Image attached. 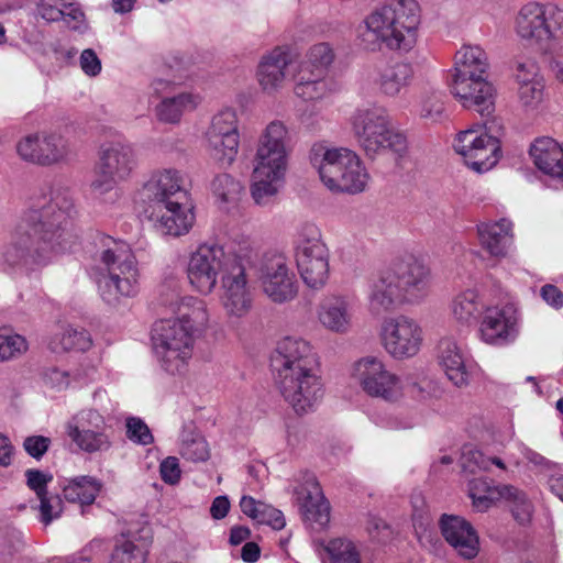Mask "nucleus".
I'll return each mask as SVG.
<instances>
[{"label": "nucleus", "mask_w": 563, "mask_h": 563, "mask_svg": "<svg viewBox=\"0 0 563 563\" xmlns=\"http://www.w3.org/2000/svg\"><path fill=\"white\" fill-rule=\"evenodd\" d=\"M419 24L416 0H389L365 18L357 37L367 51H379L385 45L393 51L409 52L417 43Z\"/></svg>", "instance_id": "nucleus-1"}, {"label": "nucleus", "mask_w": 563, "mask_h": 563, "mask_svg": "<svg viewBox=\"0 0 563 563\" xmlns=\"http://www.w3.org/2000/svg\"><path fill=\"white\" fill-rule=\"evenodd\" d=\"M488 69V57L481 46L463 45L455 53L451 92L464 108L483 118L495 111L496 90L487 80Z\"/></svg>", "instance_id": "nucleus-2"}, {"label": "nucleus", "mask_w": 563, "mask_h": 563, "mask_svg": "<svg viewBox=\"0 0 563 563\" xmlns=\"http://www.w3.org/2000/svg\"><path fill=\"white\" fill-rule=\"evenodd\" d=\"M309 159L318 169L324 186L331 191L354 195L365 190L369 175L353 151L314 144L310 150Z\"/></svg>", "instance_id": "nucleus-3"}, {"label": "nucleus", "mask_w": 563, "mask_h": 563, "mask_svg": "<svg viewBox=\"0 0 563 563\" xmlns=\"http://www.w3.org/2000/svg\"><path fill=\"white\" fill-rule=\"evenodd\" d=\"M352 128L360 146L368 157L391 152L401 157L408 148L406 135L395 129L388 110L382 106L357 109Z\"/></svg>", "instance_id": "nucleus-4"}, {"label": "nucleus", "mask_w": 563, "mask_h": 563, "mask_svg": "<svg viewBox=\"0 0 563 563\" xmlns=\"http://www.w3.org/2000/svg\"><path fill=\"white\" fill-rule=\"evenodd\" d=\"M73 199L67 191H54L48 203L41 207L37 217V265L40 252H59L77 241Z\"/></svg>", "instance_id": "nucleus-5"}, {"label": "nucleus", "mask_w": 563, "mask_h": 563, "mask_svg": "<svg viewBox=\"0 0 563 563\" xmlns=\"http://www.w3.org/2000/svg\"><path fill=\"white\" fill-rule=\"evenodd\" d=\"M97 251L93 255V275L98 282H136L140 277L137 261L131 245L107 234L95 239Z\"/></svg>", "instance_id": "nucleus-6"}, {"label": "nucleus", "mask_w": 563, "mask_h": 563, "mask_svg": "<svg viewBox=\"0 0 563 563\" xmlns=\"http://www.w3.org/2000/svg\"><path fill=\"white\" fill-rule=\"evenodd\" d=\"M231 282H292L295 273L287 256L269 250L261 256L250 246L240 247L235 253V264L230 271Z\"/></svg>", "instance_id": "nucleus-7"}, {"label": "nucleus", "mask_w": 563, "mask_h": 563, "mask_svg": "<svg viewBox=\"0 0 563 563\" xmlns=\"http://www.w3.org/2000/svg\"><path fill=\"white\" fill-rule=\"evenodd\" d=\"M495 122L485 121L483 125L461 131L453 147L464 163L475 172L483 173L493 168L501 156L500 141L495 134Z\"/></svg>", "instance_id": "nucleus-8"}, {"label": "nucleus", "mask_w": 563, "mask_h": 563, "mask_svg": "<svg viewBox=\"0 0 563 563\" xmlns=\"http://www.w3.org/2000/svg\"><path fill=\"white\" fill-rule=\"evenodd\" d=\"M192 323L189 319L162 320L153 329V341L166 371L181 372L192 354Z\"/></svg>", "instance_id": "nucleus-9"}, {"label": "nucleus", "mask_w": 563, "mask_h": 563, "mask_svg": "<svg viewBox=\"0 0 563 563\" xmlns=\"http://www.w3.org/2000/svg\"><path fill=\"white\" fill-rule=\"evenodd\" d=\"M350 375L369 397L395 401L402 396V384L386 364L373 356L354 362Z\"/></svg>", "instance_id": "nucleus-10"}, {"label": "nucleus", "mask_w": 563, "mask_h": 563, "mask_svg": "<svg viewBox=\"0 0 563 563\" xmlns=\"http://www.w3.org/2000/svg\"><path fill=\"white\" fill-rule=\"evenodd\" d=\"M135 164L134 151L130 145L111 143L101 146L91 188L98 194L111 191L119 183L128 179Z\"/></svg>", "instance_id": "nucleus-11"}, {"label": "nucleus", "mask_w": 563, "mask_h": 563, "mask_svg": "<svg viewBox=\"0 0 563 563\" xmlns=\"http://www.w3.org/2000/svg\"><path fill=\"white\" fill-rule=\"evenodd\" d=\"M279 390L296 412L310 411L323 394V385L318 374V367L279 372Z\"/></svg>", "instance_id": "nucleus-12"}, {"label": "nucleus", "mask_w": 563, "mask_h": 563, "mask_svg": "<svg viewBox=\"0 0 563 563\" xmlns=\"http://www.w3.org/2000/svg\"><path fill=\"white\" fill-rule=\"evenodd\" d=\"M296 261L302 282H324L328 277V249L317 225L301 227L296 241Z\"/></svg>", "instance_id": "nucleus-13"}, {"label": "nucleus", "mask_w": 563, "mask_h": 563, "mask_svg": "<svg viewBox=\"0 0 563 563\" xmlns=\"http://www.w3.org/2000/svg\"><path fill=\"white\" fill-rule=\"evenodd\" d=\"M235 264V253L232 256L225 254L224 247L216 242L199 244L189 256L187 275L189 282L202 280L231 282L230 271Z\"/></svg>", "instance_id": "nucleus-14"}, {"label": "nucleus", "mask_w": 563, "mask_h": 563, "mask_svg": "<svg viewBox=\"0 0 563 563\" xmlns=\"http://www.w3.org/2000/svg\"><path fill=\"white\" fill-rule=\"evenodd\" d=\"M380 338L385 350L393 357L404 360L419 353L423 343V331L416 320L398 316L384 321Z\"/></svg>", "instance_id": "nucleus-15"}, {"label": "nucleus", "mask_w": 563, "mask_h": 563, "mask_svg": "<svg viewBox=\"0 0 563 563\" xmlns=\"http://www.w3.org/2000/svg\"><path fill=\"white\" fill-rule=\"evenodd\" d=\"M210 155L222 166H230L235 161L240 134L238 117L234 110L224 109L217 113L207 131Z\"/></svg>", "instance_id": "nucleus-16"}, {"label": "nucleus", "mask_w": 563, "mask_h": 563, "mask_svg": "<svg viewBox=\"0 0 563 563\" xmlns=\"http://www.w3.org/2000/svg\"><path fill=\"white\" fill-rule=\"evenodd\" d=\"M290 136L287 126L282 121H272L258 137L254 165L274 172H287L290 153Z\"/></svg>", "instance_id": "nucleus-17"}, {"label": "nucleus", "mask_w": 563, "mask_h": 563, "mask_svg": "<svg viewBox=\"0 0 563 563\" xmlns=\"http://www.w3.org/2000/svg\"><path fill=\"white\" fill-rule=\"evenodd\" d=\"M141 195L152 203V209L173 202V200L187 199L186 178L175 168H165L153 173L144 184Z\"/></svg>", "instance_id": "nucleus-18"}, {"label": "nucleus", "mask_w": 563, "mask_h": 563, "mask_svg": "<svg viewBox=\"0 0 563 563\" xmlns=\"http://www.w3.org/2000/svg\"><path fill=\"white\" fill-rule=\"evenodd\" d=\"M440 529L444 540L459 556L466 560L477 556L481 549L479 537L467 520L459 516L443 515Z\"/></svg>", "instance_id": "nucleus-19"}, {"label": "nucleus", "mask_w": 563, "mask_h": 563, "mask_svg": "<svg viewBox=\"0 0 563 563\" xmlns=\"http://www.w3.org/2000/svg\"><path fill=\"white\" fill-rule=\"evenodd\" d=\"M518 310L514 305L492 307L485 311L479 332L488 344H503L517 334Z\"/></svg>", "instance_id": "nucleus-20"}, {"label": "nucleus", "mask_w": 563, "mask_h": 563, "mask_svg": "<svg viewBox=\"0 0 563 563\" xmlns=\"http://www.w3.org/2000/svg\"><path fill=\"white\" fill-rule=\"evenodd\" d=\"M104 426L103 417L96 411L84 412L67 426V434L85 452H98L110 446L108 437L100 430Z\"/></svg>", "instance_id": "nucleus-21"}, {"label": "nucleus", "mask_w": 563, "mask_h": 563, "mask_svg": "<svg viewBox=\"0 0 563 563\" xmlns=\"http://www.w3.org/2000/svg\"><path fill=\"white\" fill-rule=\"evenodd\" d=\"M296 499L305 520L314 528L330 522L331 508L319 483L309 479L296 488Z\"/></svg>", "instance_id": "nucleus-22"}, {"label": "nucleus", "mask_w": 563, "mask_h": 563, "mask_svg": "<svg viewBox=\"0 0 563 563\" xmlns=\"http://www.w3.org/2000/svg\"><path fill=\"white\" fill-rule=\"evenodd\" d=\"M187 199L173 200L167 205L152 210L148 218L155 221L162 233L173 236L187 234L194 225L192 207L186 205Z\"/></svg>", "instance_id": "nucleus-23"}, {"label": "nucleus", "mask_w": 563, "mask_h": 563, "mask_svg": "<svg viewBox=\"0 0 563 563\" xmlns=\"http://www.w3.org/2000/svg\"><path fill=\"white\" fill-rule=\"evenodd\" d=\"M35 212L29 210L18 222L11 242L5 246L2 258L11 268L22 267L31 255L34 244Z\"/></svg>", "instance_id": "nucleus-24"}, {"label": "nucleus", "mask_w": 563, "mask_h": 563, "mask_svg": "<svg viewBox=\"0 0 563 563\" xmlns=\"http://www.w3.org/2000/svg\"><path fill=\"white\" fill-rule=\"evenodd\" d=\"M291 65L292 58L286 48H274L258 65L257 78L262 88L265 91H273L282 87Z\"/></svg>", "instance_id": "nucleus-25"}, {"label": "nucleus", "mask_w": 563, "mask_h": 563, "mask_svg": "<svg viewBox=\"0 0 563 563\" xmlns=\"http://www.w3.org/2000/svg\"><path fill=\"white\" fill-rule=\"evenodd\" d=\"M481 246L495 257L505 256L514 240V223L505 218L477 224Z\"/></svg>", "instance_id": "nucleus-26"}, {"label": "nucleus", "mask_w": 563, "mask_h": 563, "mask_svg": "<svg viewBox=\"0 0 563 563\" xmlns=\"http://www.w3.org/2000/svg\"><path fill=\"white\" fill-rule=\"evenodd\" d=\"M278 356L282 360L279 372L305 367H318L316 355L310 344L301 339L284 338L277 346Z\"/></svg>", "instance_id": "nucleus-27"}, {"label": "nucleus", "mask_w": 563, "mask_h": 563, "mask_svg": "<svg viewBox=\"0 0 563 563\" xmlns=\"http://www.w3.org/2000/svg\"><path fill=\"white\" fill-rule=\"evenodd\" d=\"M530 156L534 165L544 174L555 177L563 157V143L560 144L552 137L542 136L534 140L530 146Z\"/></svg>", "instance_id": "nucleus-28"}, {"label": "nucleus", "mask_w": 563, "mask_h": 563, "mask_svg": "<svg viewBox=\"0 0 563 563\" xmlns=\"http://www.w3.org/2000/svg\"><path fill=\"white\" fill-rule=\"evenodd\" d=\"M439 362L448 378L456 386H464L470 380L463 354L454 341L442 340L438 345Z\"/></svg>", "instance_id": "nucleus-29"}, {"label": "nucleus", "mask_w": 563, "mask_h": 563, "mask_svg": "<svg viewBox=\"0 0 563 563\" xmlns=\"http://www.w3.org/2000/svg\"><path fill=\"white\" fill-rule=\"evenodd\" d=\"M413 79V68L409 63L397 62L387 65L375 80L379 91L387 97H397Z\"/></svg>", "instance_id": "nucleus-30"}, {"label": "nucleus", "mask_w": 563, "mask_h": 563, "mask_svg": "<svg viewBox=\"0 0 563 563\" xmlns=\"http://www.w3.org/2000/svg\"><path fill=\"white\" fill-rule=\"evenodd\" d=\"M541 2L525 3L515 16L516 34L529 44L541 48Z\"/></svg>", "instance_id": "nucleus-31"}, {"label": "nucleus", "mask_w": 563, "mask_h": 563, "mask_svg": "<svg viewBox=\"0 0 563 563\" xmlns=\"http://www.w3.org/2000/svg\"><path fill=\"white\" fill-rule=\"evenodd\" d=\"M286 172H274L269 169L261 170L260 166L254 165L253 183L251 185V195L258 206H267L278 194L280 185L284 183Z\"/></svg>", "instance_id": "nucleus-32"}, {"label": "nucleus", "mask_w": 563, "mask_h": 563, "mask_svg": "<svg viewBox=\"0 0 563 563\" xmlns=\"http://www.w3.org/2000/svg\"><path fill=\"white\" fill-rule=\"evenodd\" d=\"M53 476L47 473L37 472V508L41 514L42 522L47 526L54 519H57L63 511V501L56 490L48 488Z\"/></svg>", "instance_id": "nucleus-33"}, {"label": "nucleus", "mask_w": 563, "mask_h": 563, "mask_svg": "<svg viewBox=\"0 0 563 563\" xmlns=\"http://www.w3.org/2000/svg\"><path fill=\"white\" fill-rule=\"evenodd\" d=\"M417 284H380L372 294V303L388 308L393 303L412 302L418 299Z\"/></svg>", "instance_id": "nucleus-34"}, {"label": "nucleus", "mask_w": 563, "mask_h": 563, "mask_svg": "<svg viewBox=\"0 0 563 563\" xmlns=\"http://www.w3.org/2000/svg\"><path fill=\"white\" fill-rule=\"evenodd\" d=\"M541 48L547 49L552 43L563 40V9L559 5L541 2Z\"/></svg>", "instance_id": "nucleus-35"}, {"label": "nucleus", "mask_w": 563, "mask_h": 563, "mask_svg": "<svg viewBox=\"0 0 563 563\" xmlns=\"http://www.w3.org/2000/svg\"><path fill=\"white\" fill-rule=\"evenodd\" d=\"M199 100L191 93H179L174 97H164L156 106L155 112L159 121L165 123L179 122L185 111L196 109Z\"/></svg>", "instance_id": "nucleus-36"}, {"label": "nucleus", "mask_w": 563, "mask_h": 563, "mask_svg": "<svg viewBox=\"0 0 563 563\" xmlns=\"http://www.w3.org/2000/svg\"><path fill=\"white\" fill-rule=\"evenodd\" d=\"M295 93L303 100H317L323 98L329 91V82L325 75L312 73L310 69L300 67L295 76Z\"/></svg>", "instance_id": "nucleus-37"}, {"label": "nucleus", "mask_w": 563, "mask_h": 563, "mask_svg": "<svg viewBox=\"0 0 563 563\" xmlns=\"http://www.w3.org/2000/svg\"><path fill=\"white\" fill-rule=\"evenodd\" d=\"M391 275L382 277L380 282H387L396 278L404 282H423L429 276V268L424 263L415 256H406L393 262L390 266Z\"/></svg>", "instance_id": "nucleus-38"}, {"label": "nucleus", "mask_w": 563, "mask_h": 563, "mask_svg": "<svg viewBox=\"0 0 563 563\" xmlns=\"http://www.w3.org/2000/svg\"><path fill=\"white\" fill-rule=\"evenodd\" d=\"M319 321L330 331L344 332L351 327L352 317L343 300H334L321 307Z\"/></svg>", "instance_id": "nucleus-39"}, {"label": "nucleus", "mask_w": 563, "mask_h": 563, "mask_svg": "<svg viewBox=\"0 0 563 563\" xmlns=\"http://www.w3.org/2000/svg\"><path fill=\"white\" fill-rule=\"evenodd\" d=\"M468 495L472 499L473 508L483 512L488 510L500 499H504V486L494 487L486 481L474 479L470 484Z\"/></svg>", "instance_id": "nucleus-40"}, {"label": "nucleus", "mask_w": 563, "mask_h": 563, "mask_svg": "<svg viewBox=\"0 0 563 563\" xmlns=\"http://www.w3.org/2000/svg\"><path fill=\"white\" fill-rule=\"evenodd\" d=\"M49 346L54 352H82L91 346V339L85 331L66 328L52 338Z\"/></svg>", "instance_id": "nucleus-41"}, {"label": "nucleus", "mask_w": 563, "mask_h": 563, "mask_svg": "<svg viewBox=\"0 0 563 563\" xmlns=\"http://www.w3.org/2000/svg\"><path fill=\"white\" fill-rule=\"evenodd\" d=\"M504 500L508 504V508L516 521L526 525L532 520L533 505L522 490L505 485Z\"/></svg>", "instance_id": "nucleus-42"}, {"label": "nucleus", "mask_w": 563, "mask_h": 563, "mask_svg": "<svg viewBox=\"0 0 563 563\" xmlns=\"http://www.w3.org/2000/svg\"><path fill=\"white\" fill-rule=\"evenodd\" d=\"M100 488V483L95 478L89 476H79L68 482L64 488V494L70 501L91 504Z\"/></svg>", "instance_id": "nucleus-43"}, {"label": "nucleus", "mask_w": 563, "mask_h": 563, "mask_svg": "<svg viewBox=\"0 0 563 563\" xmlns=\"http://www.w3.org/2000/svg\"><path fill=\"white\" fill-rule=\"evenodd\" d=\"M210 188L217 200L223 205L238 202L243 190L242 184L227 173L217 175Z\"/></svg>", "instance_id": "nucleus-44"}, {"label": "nucleus", "mask_w": 563, "mask_h": 563, "mask_svg": "<svg viewBox=\"0 0 563 563\" xmlns=\"http://www.w3.org/2000/svg\"><path fill=\"white\" fill-rule=\"evenodd\" d=\"M66 153V144L60 135L49 134L37 144V164L49 165L58 162Z\"/></svg>", "instance_id": "nucleus-45"}, {"label": "nucleus", "mask_w": 563, "mask_h": 563, "mask_svg": "<svg viewBox=\"0 0 563 563\" xmlns=\"http://www.w3.org/2000/svg\"><path fill=\"white\" fill-rule=\"evenodd\" d=\"M334 59V53L327 43H319L313 45L308 53V59L303 62L300 67L307 66L312 73H321L327 75L328 67Z\"/></svg>", "instance_id": "nucleus-46"}, {"label": "nucleus", "mask_w": 563, "mask_h": 563, "mask_svg": "<svg viewBox=\"0 0 563 563\" xmlns=\"http://www.w3.org/2000/svg\"><path fill=\"white\" fill-rule=\"evenodd\" d=\"M517 96L520 106L526 112L538 110L545 98L544 80L517 87Z\"/></svg>", "instance_id": "nucleus-47"}, {"label": "nucleus", "mask_w": 563, "mask_h": 563, "mask_svg": "<svg viewBox=\"0 0 563 563\" xmlns=\"http://www.w3.org/2000/svg\"><path fill=\"white\" fill-rule=\"evenodd\" d=\"M27 347L24 336L16 333H0V362L20 357L27 351Z\"/></svg>", "instance_id": "nucleus-48"}, {"label": "nucleus", "mask_w": 563, "mask_h": 563, "mask_svg": "<svg viewBox=\"0 0 563 563\" xmlns=\"http://www.w3.org/2000/svg\"><path fill=\"white\" fill-rule=\"evenodd\" d=\"M245 284H229L225 287L224 306L232 314H241L249 308Z\"/></svg>", "instance_id": "nucleus-49"}, {"label": "nucleus", "mask_w": 563, "mask_h": 563, "mask_svg": "<svg viewBox=\"0 0 563 563\" xmlns=\"http://www.w3.org/2000/svg\"><path fill=\"white\" fill-rule=\"evenodd\" d=\"M512 69L518 87L531 85L533 81L544 80L537 62L531 58L517 59Z\"/></svg>", "instance_id": "nucleus-50"}, {"label": "nucleus", "mask_w": 563, "mask_h": 563, "mask_svg": "<svg viewBox=\"0 0 563 563\" xmlns=\"http://www.w3.org/2000/svg\"><path fill=\"white\" fill-rule=\"evenodd\" d=\"M478 309L476 296L473 292H465L457 296L452 303V313L460 322L471 321Z\"/></svg>", "instance_id": "nucleus-51"}, {"label": "nucleus", "mask_w": 563, "mask_h": 563, "mask_svg": "<svg viewBox=\"0 0 563 563\" xmlns=\"http://www.w3.org/2000/svg\"><path fill=\"white\" fill-rule=\"evenodd\" d=\"M325 551L330 558L339 563H354L357 554L352 542L344 539H333L329 541Z\"/></svg>", "instance_id": "nucleus-52"}, {"label": "nucleus", "mask_w": 563, "mask_h": 563, "mask_svg": "<svg viewBox=\"0 0 563 563\" xmlns=\"http://www.w3.org/2000/svg\"><path fill=\"white\" fill-rule=\"evenodd\" d=\"M126 435L131 441L142 445H148L154 441L148 427L134 417L126 420Z\"/></svg>", "instance_id": "nucleus-53"}, {"label": "nucleus", "mask_w": 563, "mask_h": 563, "mask_svg": "<svg viewBox=\"0 0 563 563\" xmlns=\"http://www.w3.org/2000/svg\"><path fill=\"white\" fill-rule=\"evenodd\" d=\"M262 291L266 297L276 303L291 300L297 295L294 284H263Z\"/></svg>", "instance_id": "nucleus-54"}, {"label": "nucleus", "mask_w": 563, "mask_h": 563, "mask_svg": "<svg viewBox=\"0 0 563 563\" xmlns=\"http://www.w3.org/2000/svg\"><path fill=\"white\" fill-rule=\"evenodd\" d=\"M65 8L64 0H41L37 2V15L47 22L59 21Z\"/></svg>", "instance_id": "nucleus-55"}, {"label": "nucleus", "mask_w": 563, "mask_h": 563, "mask_svg": "<svg viewBox=\"0 0 563 563\" xmlns=\"http://www.w3.org/2000/svg\"><path fill=\"white\" fill-rule=\"evenodd\" d=\"M490 465V460L486 459L484 454L475 449H467L462 455V466L465 471L474 473L479 470H487Z\"/></svg>", "instance_id": "nucleus-56"}, {"label": "nucleus", "mask_w": 563, "mask_h": 563, "mask_svg": "<svg viewBox=\"0 0 563 563\" xmlns=\"http://www.w3.org/2000/svg\"><path fill=\"white\" fill-rule=\"evenodd\" d=\"M181 453L192 461H205L208 457V445L202 438H195L184 442Z\"/></svg>", "instance_id": "nucleus-57"}, {"label": "nucleus", "mask_w": 563, "mask_h": 563, "mask_svg": "<svg viewBox=\"0 0 563 563\" xmlns=\"http://www.w3.org/2000/svg\"><path fill=\"white\" fill-rule=\"evenodd\" d=\"M134 292L131 284H102L100 294L108 303L120 301L122 295L130 296Z\"/></svg>", "instance_id": "nucleus-58"}, {"label": "nucleus", "mask_w": 563, "mask_h": 563, "mask_svg": "<svg viewBox=\"0 0 563 563\" xmlns=\"http://www.w3.org/2000/svg\"><path fill=\"white\" fill-rule=\"evenodd\" d=\"M444 111V101L441 93H432L422 104L421 117L438 120Z\"/></svg>", "instance_id": "nucleus-59"}, {"label": "nucleus", "mask_w": 563, "mask_h": 563, "mask_svg": "<svg viewBox=\"0 0 563 563\" xmlns=\"http://www.w3.org/2000/svg\"><path fill=\"white\" fill-rule=\"evenodd\" d=\"M268 506L269 505L256 500L251 496H243L240 500L242 512L257 522L263 517V515H265Z\"/></svg>", "instance_id": "nucleus-60"}, {"label": "nucleus", "mask_w": 563, "mask_h": 563, "mask_svg": "<svg viewBox=\"0 0 563 563\" xmlns=\"http://www.w3.org/2000/svg\"><path fill=\"white\" fill-rule=\"evenodd\" d=\"M135 547L130 542H124L112 553L110 563H142L140 554L134 553Z\"/></svg>", "instance_id": "nucleus-61"}, {"label": "nucleus", "mask_w": 563, "mask_h": 563, "mask_svg": "<svg viewBox=\"0 0 563 563\" xmlns=\"http://www.w3.org/2000/svg\"><path fill=\"white\" fill-rule=\"evenodd\" d=\"M161 476L165 483L176 484L181 475L179 463L176 457L169 456L161 463Z\"/></svg>", "instance_id": "nucleus-62"}, {"label": "nucleus", "mask_w": 563, "mask_h": 563, "mask_svg": "<svg viewBox=\"0 0 563 563\" xmlns=\"http://www.w3.org/2000/svg\"><path fill=\"white\" fill-rule=\"evenodd\" d=\"M80 66L88 76H97L101 71V62L91 48L84 49L80 55Z\"/></svg>", "instance_id": "nucleus-63"}, {"label": "nucleus", "mask_w": 563, "mask_h": 563, "mask_svg": "<svg viewBox=\"0 0 563 563\" xmlns=\"http://www.w3.org/2000/svg\"><path fill=\"white\" fill-rule=\"evenodd\" d=\"M67 26L71 30H79L85 20V14L78 7L69 3L66 4L64 9V14L62 16Z\"/></svg>", "instance_id": "nucleus-64"}]
</instances>
